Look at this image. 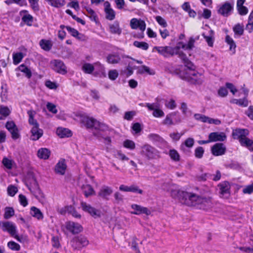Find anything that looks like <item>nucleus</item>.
<instances>
[{
	"instance_id": "f257e3e1",
	"label": "nucleus",
	"mask_w": 253,
	"mask_h": 253,
	"mask_svg": "<svg viewBox=\"0 0 253 253\" xmlns=\"http://www.w3.org/2000/svg\"><path fill=\"white\" fill-rule=\"evenodd\" d=\"M171 194L172 197L178 198L181 203L189 206L197 207L201 197L195 193L179 190H171Z\"/></svg>"
},
{
	"instance_id": "f03ea898",
	"label": "nucleus",
	"mask_w": 253,
	"mask_h": 253,
	"mask_svg": "<svg viewBox=\"0 0 253 253\" xmlns=\"http://www.w3.org/2000/svg\"><path fill=\"white\" fill-rule=\"evenodd\" d=\"M80 121L81 123L86 128H94L96 130V131H98V130L102 131L103 132L108 131V126L107 125L85 115H81L80 116Z\"/></svg>"
},
{
	"instance_id": "7ed1b4c3",
	"label": "nucleus",
	"mask_w": 253,
	"mask_h": 253,
	"mask_svg": "<svg viewBox=\"0 0 253 253\" xmlns=\"http://www.w3.org/2000/svg\"><path fill=\"white\" fill-rule=\"evenodd\" d=\"M139 154L144 159L148 161L157 160L161 157L160 152L148 144L141 146Z\"/></svg>"
},
{
	"instance_id": "20e7f679",
	"label": "nucleus",
	"mask_w": 253,
	"mask_h": 253,
	"mask_svg": "<svg viewBox=\"0 0 253 253\" xmlns=\"http://www.w3.org/2000/svg\"><path fill=\"white\" fill-rule=\"evenodd\" d=\"M192 69V68H188V70L186 71L185 75L183 79L192 84H202L204 81L203 75Z\"/></svg>"
},
{
	"instance_id": "39448f33",
	"label": "nucleus",
	"mask_w": 253,
	"mask_h": 253,
	"mask_svg": "<svg viewBox=\"0 0 253 253\" xmlns=\"http://www.w3.org/2000/svg\"><path fill=\"white\" fill-rule=\"evenodd\" d=\"M145 106L149 111H153L152 114L155 118H161L165 116L163 111L160 109V104L158 102L153 103H146Z\"/></svg>"
},
{
	"instance_id": "423d86ee",
	"label": "nucleus",
	"mask_w": 253,
	"mask_h": 253,
	"mask_svg": "<svg viewBox=\"0 0 253 253\" xmlns=\"http://www.w3.org/2000/svg\"><path fill=\"white\" fill-rule=\"evenodd\" d=\"M81 206L84 211L88 212L94 218H97L101 216V211L92 207L89 204L84 202H82Z\"/></svg>"
},
{
	"instance_id": "0eeeda50",
	"label": "nucleus",
	"mask_w": 253,
	"mask_h": 253,
	"mask_svg": "<svg viewBox=\"0 0 253 253\" xmlns=\"http://www.w3.org/2000/svg\"><path fill=\"white\" fill-rule=\"evenodd\" d=\"M72 246L74 249H79L86 246L88 244L87 239L84 236H80L73 239L71 242Z\"/></svg>"
},
{
	"instance_id": "6e6552de",
	"label": "nucleus",
	"mask_w": 253,
	"mask_h": 253,
	"mask_svg": "<svg viewBox=\"0 0 253 253\" xmlns=\"http://www.w3.org/2000/svg\"><path fill=\"white\" fill-rule=\"evenodd\" d=\"M130 26L132 29H138L143 32L146 29V25L145 21L141 19L133 18L130 20Z\"/></svg>"
},
{
	"instance_id": "1a4fd4ad",
	"label": "nucleus",
	"mask_w": 253,
	"mask_h": 253,
	"mask_svg": "<svg viewBox=\"0 0 253 253\" xmlns=\"http://www.w3.org/2000/svg\"><path fill=\"white\" fill-rule=\"evenodd\" d=\"M51 65L53 69L59 74L64 75L67 72L66 67L62 61L54 60L51 62Z\"/></svg>"
},
{
	"instance_id": "9d476101",
	"label": "nucleus",
	"mask_w": 253,
	"mask_h": 253,
	"mask_svg": "<svg viewBox=\"0 0 253 253\" xmlns=\"http://www.w3.org/2000/svg\"><path fill=\"white\" fill-rule=\"evenodd\" d=\"M154 49H155L159 54L165 57H169L175 55L173 47L170 46H155L154 47Z\"/></svg>"
},
{
	"instance_id": "9b49d317",
	"label": "nucleus",
	"mask_w": 253,
	"mask_h": 253,
	"mask_svg": "<svg viewBox=\"0 0 253 253\" xmlns=\"http://www.w3.org/2000/svg\"><path fill=\"white\" fill-rule=\"evenodd\" d=\"M31 126L32 127L31 129V135L30 138L34 141L37 140L42 136L43 130L39 127L38 123Z\"/></svg>"
},
{
	"instance_id": "f8f14e48",
	"label": "nucleus",
	"mask_w": 253,
	"mask_h": 253,
	"mask_svg": "<svg viewBox=\"0 0 253 253\" xmlns=\"http://www.w3.org/2000/svg\"><path fill=\"white\" fill-rule=\"evenodd\" d=\"M5 127L11 133V137L13 139H17L20 137L18 128L14 122H7L5 124Z\"/></svg>"
},
{
	"instance_id": "ddd939ff",
	"label": "nucleus",
	"mask_w": 253,
	"mask_h": 253,
	"mask_svg": "<svg viewBox=\"0 0 253 253\" xmlns=\"http://www.w3.org/2000/svg\"><path fill=\"white\" fill-rule=\"evenodd\" d=\"M219 189L220 196L222 198H228L230 195V185L229 182L224 181L218 185Z\"/></svg>"
},
{
	"instance_id": "4468645a",
	"label": "nucleus",
	"mask_w": 253,
	"mask_h": 253,
	"mask_svg": "<svg viewBox=\"0 0 253 253\" xmlns=\"http://www.w3.org/2000/svg\"><path fill=\"white\" fill-rule=\"evenodd\" d=\"M177 113L175 112H171L168 114L165 119L163 121L162 124L166 126L174 125L175 124L179 123L181 122V119L179 117L177 119L175 120L174 122L173 118L176 116Z\"/></svg>"
},
{
	"instance_id": "2eb2a0df",
	"label": "nucleus",
	"mask_w": 253,
	"mask_h": 253,
	"mask_svg": "<svg viewBox=\"0 0 253 253\" xmlns=\"http://www.w3.org/2000/svg\"><path fill=\"white\" fill-rule=\"evenodd\" d=\"M226 148L223 143H217L211 147L212 154L215 156H221L225 154Z\"/></svg>"
},
{
	"instance_id": "dca6fc26",
	"label": "nucleus",
	"mask_w": 253,
	"mask_h": 253,
	"mask_svg": "<svg viewBox=\"0 0 253 253\" xmlns=\"http://www.w3.org/2000/svg\"><path fill=\"white\" fill-rule=\"evenodd\" d=\"M249 134V131L247 129L236 128L232 131V136L234 139H237L240 141L245 136H247Z\"/></svg>"
},
{
	"instance_id": "f3484780",
	"label": "nucleus",
	"mask_w": 253,
	"mask_h": 253,
	"mask_svg": "<svg viewBox=\"0 0 253 253\" xmlns=\"http://www.w3.org/2000/svg\"><path fill=\"white\" fill-rule=\"evenodd\" d=\"M212 205L211 198L201 196L197 207L201 209L207 210L211 207Z\"/></svg>"
},
{
	"instance_id": "a211bd4d",
	"label": "nucleus",
	"mask_w": 253,
	"mask_h": 253,
	"mask_svg": "<svg viewBox=\"0 0 253 253\" xmlns=\"http://www.w3.org/2000/svg\"><path fill=\"white\" fill-rule=\"evenodd\" d=\"M233 3L225 2L218 9V13L224 16H228L233 9Z\"/></svg>"
},
{
	"instance_id": "6ab92c4d",
	"label": "nucleus",
	"mask_w": 253,
	"mask_h": 253,
	"mask_svg": "<svg viewBox=\"0 0 253 253\" xmlns=\"http://www.w3.org/2000/svg\"><path fill=\"white\" fill-rule=\"evenodd\" d=\"M112 193L113 190L111 187L104 185L100 188L98 193V196L103 199L108 200L109 197Z\"/></svg>"
},
{
	"instance_id": "aec40b11",
	"label": "nucleus",
	"mask_w": 253,
	"mask_h": 253,
	"mask_svg": "<svg viewBox=\"0 0 253 253\" xmlns=\"http://www.w3.org/2000/svg\"><path fill=\"white\" fill-rule=\"evenodd\" d=\"M131 208L134 210V211L131 212V214L138 215L144 213L149 215L150 213V211L147 208L137 204L131 205Z\"/></svg>"
},
{
	"instance_id": "412c9836",
	"label": "nucleus",
	"mask_w": 253,
	"mask_h": 253,
	"mask_svg": "<svg viewBox=\"0 0 253 253\" xmlns=\"http://www.w3.org/2000/svg\"><path fill=\"white\" fill-rule=\"evenodd\" d=\"M66 228L73 234L79 233L83 229L82 226L80 224L71 221L66 223Z\"/></svg>"
},
{
	"instance_id": "4be33fe9",
	"label": "nucleus",
	"mask_w": 253,
	"mask_h": 253,
	"mask_svg": "<svg viewBox=\"0 0 253 253\" xmlns=\"http://www.w3.org/2000/svg\"><path fill=\"white\" fill-rule=\"evenodd\" d=\"M226 138V136L224 132H211L209 135V139L211 142L223 141Z\"/></svg>"
},
{
	"instance_id": "5701e85b",
	"label": "nucleus",
	"mask_w": 253,
	"mask_h": 253,
	"mask_svg": "<svg viewBox=\"0 0 253 253\" xmlns=\"http://www.w3.org/2000/svg\"><path fill=\"white\" fill-rule=\"evenodd\" d=\"M105 7V12L106 13V18L110 20H112L115 18V12L114 10L111 8L110 3L108 1H105L104 3Z\"/></svg>"
},
{
	"instance_id": "b1692460",
	"label": "nucleus",
	"mask_w": 253,
	"mask_h": 253,
	"mask_svg": "<svg viewBox=\"0 0 253 253\" xmlns=\"http://www.w3.org/2000/svg\"><path fill=\"white\" fill-rule=\"evenodd\" d=\"M66 168L67 166L65 160L64 159H61L56 165L55 167V171L58 174L63 175L65 172Z\"/></svg>"
},
{
	"instance_id": "393cba45",
	"label": "nucleus",
	"mask_w": 253,
	"mask_h": 253,
	"mask_svg": "<svg viewBox=\"0 0 253 253\" xmlns=\"http://www.w3.org/2000/svg\"><path fill=\"white\" fill-rule=\"evenodd\" d=\"M109 131V129L107 131H102L98 130L95 132H93L94 136L97 137L98 139H104L105 143L107 144H109L111 142V138L107 136V132Z\"/></svg>"
},
{
	"instance_id": "a878e982",
	"label": "nucleus",
	"mask_w": 253,
	"mask_h": 253,
	"mask_svg": "<svg viewBox=\"0 0 253 253\" xmlns=\"http://www.w3.org/2000/svg\"><path fill=\"white\" fill-rule=\"evenodd\" d=\"M239 142L242 146L245 147L250 151L253 152V140L252 139L245 136L240 140Z\"/></svg>"
},
{
	"instance_id": "bb28decb",
	"label": "nucleus",
	"mask_w": 253,
	"mask_h": 253,
	"mask_svg": "<svg viewBox=\"0 0 253 253\" xmlns=\"http://www.w3.org/2000/svg\"><path fill=\"white\" fill-rule=\"evenodd\" d=\"M4 230L7 231L12 236L16 234V227L14 224L10 222H6L3 223Z\"/></svg>"
},
{
	"instance_id": "cd10ccee",
	"label": "nucleus",
	"mask_w": 253,
	"mask_h": 253,
	"mask_svg": "<svg viewBox=\"0 0 253 253\" xmlns=\"http://www.w3.org/2000/svg\"><path fill=\"white\" fill-rule=\"evenodd\" d=\"M50 155V151L47 148H42L38 151V157L42 159H48Z\"/></svg>"
},
{
	"instance_id": "c85d7f7f",
	"label": "nucleus",
	"mask_w": 253,
	"mask_h": 253,
	"mask_svg": "<svg viewBox=\"0 0 253 253\" xmlns=\"http://www.w3.org/2000/svg\"><path fill=\"white\" fill-rule=\"evenodd\" d=\"M56 133L60 138L69 137L72 135L71 130L62 127L58 128L56 130Z\"/></svg>"
},
{
	"instance_id": "c756f323",
	"label": "nucleus",
	"mask_w": 253,
	"mask_h": 253,
	"mask_svg": "<svg viewBox=\"0 0 253 253\" xmlns=\"http://www.w3.org/2000/svg\"><path fill=\"white\" fill-rule=\"evenodd\" d=\"M82 189L86 197H88L95 194L93 188L89 184L83 185L82 187Z\"/></svg>"
},
{
	"instance_id": "7c9ffc66",
	"label": "nucleus",
	"mask_w": 253,
	"mask_h": 253,
	"mask_svg": "<svg viewBox=\"0 0 253 253\" xmlns=\"http://www.w3.org/2000/svg\"><path fill=\"white\" fill-rule=\"evenodd\" d=\"M109 31L112 34L120 35L122 33V29L120 27L119 24L118 22H115L109 25Z\"/></svg>"
},
{
	"instance_id": "2f4dec72",
	"label": "nucleus",
	"mask_w": 253,
	"mask_h": 253,
	"mask_svg": "<svg viewBox=\"0 0 253 253\" xmlns=\"http://www.w3.org/2000/svg\"><path fill=\"white\" fill-rule=\"evenodd\" d=\"M176 55H178L179 57L182 60L183 63L185 64V66L188 67V68H193V65L188 60L185 54L182 51H178V53Z\"/></svg>"
},
{
	"instance_id": "473e14b6",
	"label": "nucleus",
	"mask_w": 253,
	"mask_h": 253,
	"mask_svg": "<svg viewBox=\"0 0 253 253\" xmlns=\"http://www.w3.org/2000/svg\"><path fill=\"white\" fill-rule=\"evenodd\" d=\"M31 214L38 220H41L43 218V214L41 211L35 207H32L31 208Z\"/></svg>"
},
{
	"instance_id": "72a5a7b5",
	"label": "nucleus",
	"mask_w": 253,
	"mask_h": 253,
	"mask_svg": "<svg viewBox=\"0 0 253 253\" xmlns=\"http://www.w3.org/2000/svg\"><path fill=\"white\" fill-rule=\"evenodd\" d=\"M230 102L244 107H247L249 105L248 100L246 97L243 99H233L231 100Z\"/></svg>"
},
{
	"instance_id": "f704fd0d",
	"label": "nucleus",
	"mask_w": 253,
	"mask_h": 253,
	"mask_svg": "<svg viewBox=\"0 0 253 253\" xmlns=\"http://www.w3.org/2000/svg\"><path fill=\"white\" fill-rule=\"evenodd\" d=\"M107 61L110 64H117L121 61V57L117 54H110L107 57Z\"/></svg>"
},
{
	"instance_id": "c9c22d12",
	"label": "nucleus",
	"mask_w": 253,
	"mask_h": 253,
	"mask_svg": "<svg viewBox=\"0 0 253 253\" xmlns=\"http://www.w3.org/2000/svg\"><path fill=\"white\" fill-rule=\"evenodd\" d=\"M226 42L229 45V50L232 52V54H234L236 52V45L233 40L228 35L226 36Z\"/></svg>"
},
{
	"instance_id": "e433bc0d",
	"label": "nucleus",
	"mask_w": 253,
	"mask_h": 253,
	"mask_svg": "<svg viewBox=\"0 0 253 253\" xmlns=\"http://www.w3.org/2000/svg\"><path fill=\"white\" fill-rule=\"evenodd\" d=\"M10 113V111L7 107L0 106V120L5 119Z\"/></svg>"
},
{
	"instance_id": "4c0bfd02",
	"label": "nucleus",
	"mask_w": 253,
	"mask_h": 253,
	"mask_svg": "<svg viewBox=\"0 0 253 253\" xmlns=\"http://www.w3.org/2000/svg\"><path fill=\"white\" fill-rule=\"evenodd\" d=\"M40 44L42 48L46 51L49 50L52 47L51 42L47 40H42L40 42Z\"/></svg>"
},
{
	"instance_id": "58836bf2",
	"label": "nucleus",
	"mask_w": 253,
	"mask_h": 253,
	"mask_svg": "<svg viewBox=\"0 0 253 253\" xmlns=\"http://www.w3.org/2000/svg\"><path fill=\"white\" fill-rule=\"evenodd\" d=\"M13 63L15 65L19 64L24 57V55L22 52H17L13 53Z\"/></svg>"
},
{
	"instance_id": "ea45409f",
	"label": "nucleus",
	"mask_w": 253,
	"mask_h": 253,
	"mask_svg": "<svg viewBox=\"0 0 253 253\" xmlns=\"http://www.w3.org/2000/svg\"><path fill=\"white\" fill-rule=\"evenodd\" d=\"M133 44L134 46L144 50H147L149 48V44L144 42L134 41Z\"/></svg>"
},
{
	"instance_id": "a19ab883",
	"label": "nucleus",
	"mask_w": 253,
	"mask_h": 253,
	"mask_svg": "<svg viewBox=\"0 0 253 253\" xmlns=\"http://www.w3.org/2000/svg\"><path fill=\"white\" fill-rule=\"evenodd\" d=\"M19 70L25 74L26 76L30 79L32 76V73L31 70L26 67L24 64H21L18 67Z\"/></svg>"
},
{
	"instance_id": "79ce46f5",
	"label": "nucleus",
	"mask_w": 253,
	"mask_h": 253,
	"mask_svg": "<svg viewBox=\"0 0 253 253\" xmlns=\"http://www.w3.org/2000/svg\"><path fill=\"white\" fill-rule=\"evenodd\" d=\"M124 147L131 150H133L135 148V144L134 141L131 140L126 139L123 142Z\"/></svg>"
},
{
	"instance_id": "37998d69",
	"label": "nucleus",
	"mask_w": 253,
	"mask_h": 253,
	"mask_svg": "<svg viewBox=\"0 0 253 253\" xmlns=\"http://www.w3.org/2000/svg\"><path fill=\"white\" fill-rule=\"evenodd\" d=\"M194 144V140L192 138H188L186 139L184 143L181 144L180 146V149L181 150H183L184 148V146H186L188 148H191L193 147Z\"/></svg>"
},
{
	"instance_id": "c03bdc74",
	"label": "nucleus",
	"mask_w": 253,
	"mask_h": 253,
	"mask_svg": "<svg viewBox=\"0 0 253 253\" xmlns=\"http://www.w3.org/2000/svg\"><path fill=\"white\" fill-rule=\"evenodd\" d=\"M94 69V66L90 63H85L82 66L83 71L86 74H91Z\"/></svg>"
},
{
	"instance_id": "a18cd8bd",
	"label": "nucleus",
	"mask_w": 253,
	"mask_h": 253,
	"mask_svg": "<svg viewBox=\"0 0 253 253\" xmlns=\"http://www.w3.org/2000/svg\"><path fill=\"white\" fill-rule=\"evenodd\" d=\"M169 156L170 158L174 161L177 162L180 160V156L178 152L175 149H171L169 150Z\"/></svg>"
},
{
	"instance_id": "49530a36",
	"label": "nucleus",
	"mask_w": 253,
	"mask_h": 253,
	"mask_svg": "<svg viewBox=\"0 0 253 253\" xmlns=\"http://www.w3.org/2000/svg\"><path fill=\"white\" fill-rule=\"evenodd\" d=\"M22 20L27 25L31 26L33 21V17L31 15L26 13L22 17Z\"/></svg>"
},
{
	"instance_id": "de8ad7c7",
	"label": "nucleus",
	"mask_w": 253,
	"mask_h": 253,
	"mask_svg": "<svg viewBox=\"0 0 253 253\" xmlns=\"http://www.w3.org/2000/svg\"><path fill=\"white\" fill-rule=\"evenodd\" d=\"M2 163L6 168L10 169L12 168L14 162L12 160L4 157L2 159Z\"/></svg>"
},
{
	"instance_id": "09e8293b",
	"label": "nucleus",
	"mask_w": 253,
	"mask_h": 253,
	"mask_svg": "<svg viewBox=\"0 0 253 253\" xmlns=\"http://www.w3.org/2000/svg\"><path fill=\"white\" fill-rule=\"evenodd\" d=\"M233 31L235 34L241 36L244 33V26L237 24L233 27Z\"/></svg>"
},
{
	"instance_id": "8fccbe9b",
	"label": "nucleus",
	"mask_w": 253,
	"mask_h": 253,
	"mask_svg": "<svg viewBox=\"0 0 253 253\" xmlns=\"http://www.w3.org/2000/svg\"><path fill=\"white\" fill-rule=\"evenodd\" d=\"M33 185H34V187L32 188L31 187H28L29 189L35 195L37 194H41V190L40 189V188L39 187L37 182L36 181V180L35 179H33Z\"/></svg>"
},
{
	"instance_id": "3c124183",
	"label": "nucleus",
	"mask_w": 253,
	"mask_h": 253,
	"mask_svg": "<svg viewBox=\"0 0 253 253\" xmlns=\"http://www.w3.org/2000/svg\"><path fill=\"white\" fill-rule=\"evenodd\" d=\"M29 116V123L30 125L36 124L38 123L37 121L34 119V117L36 114L33 110H29L27 112Z\"/></svg>"
},
{
	"instance_id": "603ef678",
	"label": "nucleus",
	"mask_w": 253,
	"mask_h": 253,
	"mask_svg": "<svg viewBox=\"0 0 253 253\" xmlns=\"http://www.w3.org/2000/svg\"><path fill=\"white\" fill-rule=\"evenodd\" d=\"M13 237L21 243H27L29 241L28 236L26 235H21L19 236L16 234Z\"/></svg>"
},
{
	"instance_id": "864d4df0",
	"label": "nucleus",
	"mask_w": 253,
	"mask_h": 253,
	"mask_svg": "<svg viewBox=\"0 0 253 253\" xmlns=\"http://www.w3.org/2000/svg\"><path fill=\"white\" fill-rule=\"evenodd\" d=\"M14 214V211L12 208L6 207L5 209L4 217L5 219H8L12 216Z\"/></svg>"
},
{
	"instance_id": "5fc2aeb1",
	"label": "nucleus",
	"mask_w": 253,
	"mask_h": 253,
	"mask_svg": "<svg viewBox=\"0 0 253 253\" xmlns=\"http://www.w3.org/2000/svg\"><path fill=\"white\" fill-rule=\"evenodd\" d=\"M119 76V73L117 70H111L108 72V77L110 80L115 81Z\"/></svg>"
},
{
	"instance_id": "6e6d98bb",
	"label": "nucleus",
	"mask_w": 253,
	"mask_h": 253,
	"mask_svg": "<svg viewBox=\"0 0 253 253\" xmlns=\"http://www.w3.org/2000/svg\"><path fill=\"white\" fill-rule=\"evenodd\" d=\"M8 247L11 250L19 251L20 250V245L14 241H10L7 243Z\"/></svg>"
},
{
	"instance_id": "4d7b16f0",
	"label": "nucleus",
	"mask_w": 253,
	"mask_h": 253,
	"mask_svg": "<svg viewBox=\"0 0 253 253\" xmlns=\"http://www.w3.org/2000/svg\"><path fill=\"white\" fill-rule=\"evenodd\" d=\"M148 138L153 142H162L163 139L159 135L154 133H151L148 135Z\"/></svg>"
},
{
	"instance_id": "13d9d810",
	"label": "nucleus",
	"mask_w": 253,
	"mask_h": 253,
	"mask_svg": "<svg viewBox=\"0 0 253 253\" xmlns=\"http://www.w3.org/2000/svg\"><path fill=\"white\" fill-rule=\"evenodd\" d=\"M194 118L197 121H201L203 123H207L208 117L207 116L200 114H195L194 116Z\"/></svg>"
},
{
	"instance_id": "bf43d9fd",
	"label": "nucleus",
	"mask_w": 253,
	"mask_h": 253,
	"mask_svg": "<svg viewBox=\"0 0 253 253\" xmlns=\"http://www.w3.org/2000/svg\"><path fill=\"white\" fill-rule=\"evenodd\" d=\"M204 153V150L202 147H198L196 148L195 150V157L197 158L200 159L201 158Z\"/></svg>"
},
{
	"instance_id": "052dcab7",
	"label": "nucleus",
	"mask_w": 253,
	"mask_h": 253,
	"mask_svg": "<svg viewBox=\"0 0 253 253\" xmlns=\"http://www.w3.org/2000/svg\"><path fill=\"white\" fill-rule=\"evenodd\" d=\"M155 19L156 21L158 23V24L162 26L164 28H166L167 26V23L165 19H164L163 17L160 16H157L155 17Z\"/></svg>"
},
{
	"instance_id": "680f3d73",
	"label": "nucleus",
	"mask_w": 253,
	"mask_h": 253,
	"mask_svg": "<svg viewBox=\"0 0 253 253\" xmlns=\"http://www.w3.org/2000/svg\"><path fill=\"white\" fill-rule=\"evenodd\" d=\"M45 85L48 88L51 89H55L57 88L58 85L55 82H52L50 80L45 81Z\"/></svg>"
},
{
	"instance_id": "e2e57ef3",
	"label": "nucleus",
	"mask_w": 253,
	"mask_h": 253,
	"mask_svg": "<svg viewBox=\"0 0 253 253\" xmlns=\"http://www.w3.org/2000/svg\"><path fill=\"white\" fill-rule=\"evenodd\" d=\"M129 192L137 193L140 194H142L143 193L142 190L139 189L138 186L134 184L130 186Z\"/></svg>"
},
{
	"instance_id": "0e129e2a",
	"label": "nucleus",
	"mask_w": 253,
	"mask_h": 253,
	"mask_svg": "<svg viewBox=\"0 0 253 253\" xmlns=\"http://www.w3.org/2000/svg\"><path fill=\"white\" fill-rule=\"evenodd\" d=\"M165 106L169 109L173 110L174 109L176 106V103L175 102V101L173 99H170L169 101H167L165 103Z\"/></svg>"
},
{
	"instance_id": "69168bd1",
	"label": "nucleus",
	"mask_w": 253,
	"mask_h": 253,
	"mask_svg": "<svg viewBox=\"0 0 253 253\" xmlns=\"http://www.w3.org/2000/svg\"><path fill=\"white\" fill-rule=\"evenodd\" d=\"M17 191V188L15 186L12 185H10L7 188L8 194L11 196H14Z\"/></svg>"
},
{
	"instance_id": "338daca9",
	"label": "nucleus",
	"mask_w": 253,
	"mask_h": 253,
	"mask_svg": "<svg viewBox=\"0 0 253 253\" xmlns=\"http://www.w3.org/2000/svg\"><path fill=\"white\" fill-rule=\"evenodd\" d=\"M46 107L48 111L53 114H56L57 112V110L56 108V106L50 102H48L46 104Z\"/></svg>"
},
{
	"instance_id": "774afa93",
	"label": "nucleus",
	"mask_w": 253,
	"mask_h": 253,
	"mask_svg": "<svg viewBox=\"0 0 253 253\" xmlns=\"http://www.w3.org/2000/svg\"><path fill=\"white\" fill-rule=\"evenodd\" d=\"M253 192V183L249 185L246 186L243 189V192L244 194H251Z\"/></svg>"
}]
</instances>
